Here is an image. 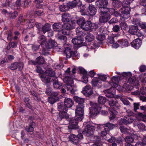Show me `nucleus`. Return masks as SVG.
Listing matches in <instances>:
<instances>
[{
    "mask_svg": "<svg viewBox=\"0 0 146 146\" xmlns=\"http://www.w3.org/2000/svg\"><path fill=\"white\" fill-rule=\"evenodd\" d=\"M97 77L99 80H101L102 81H105L107 79V76L106 75L103 74H97Z\"/></svg>",
    "mask_w": 146,
    "mask_h": 146,
    "instance_id": "45",
    "label": "nucleus"
},
{
    "mask_svg": "<svg viewBox=\"0 0 146 146\" xmlns=\"http://www.w3.org/2000/svg\"><path fill=\"white\" fill-rule=\"evenodd\" d=\"M121 131L123 133H126L128 132V129L123 126H121L119 128Z\"/></svg>",
    "mask_w": 146,
    "mask_h": 146,
    "instance_id": "51",
    "label": "nucleus"
},
{
    "mask_svg": "<svg viewBox=\"0 0 146 146\" xmlns=\"http://www.w3.org/2000/svg\"><path fill=\"white\" fill-rule=\"evenodd\" d=\"M62 85V83L58 82V81H55L53 84L54 88L56 89L59 88Z\"/></svg>",
    "mask_w": 146,
    "mask_h": 146,
    "instance_id": "52",
    "label": "nucleus"
},
{
    "mask_svg": "<svg viewBox=\"0 0 146 146\" xmlns=\"http://www.w3.org/2000/svg\"><path fill=\"white\" fill-rule=\"evenodd\" d=\"M96 9L94 5L92 4L89 5L87 9L88 14L91 16H93L96 14Z\"/></svg>",
    "mask_w": 146,
    "mask_h": 146,
    "instance_id": "20",
    "label": "nucleus"
},
{
    "mask_svg": "<svg viewBox=\"0 0 146 146\" xmlns=\"http://www.w3.org/2000/svg\"><path fill=\"white\" fill-rule=\"evenodd\" d=\"M109 131V130L106 128H105L104 131H102L101 133V135L102 137L105 136Z\"/></svg>",
    "mask_w": 146,
    "mask_h": 146,
    "instance_id": "60",
    "label": "nucleus"
},
{
    "mask_svg": "<svg viewBox=\"0 0 146 146\" xmlns=\"http://www.w3.org/2000/svg\"><path fill=\"white\" fill-rule=\"evenodd\" d=\"M142 42L139 39L137 38L133 40L131 43V46L136 49H138L141 46Z\"/></svg>",
    "mask_w": 146,
    "mask_h": 146,
    "instance_id": "18",
    "label": "nucleus"
},
{
    "mask_svg": "<svg viewBox=\"0 0 146 146\" xmlns=\"http://www.w3.org/2000/svg\"><path fill=\"white\" fill-rule=\"evenodd\" d=\"M59 99L58 98H57L56 99L53 97H49L48 98V101L49 103L52 104L54 103L56 100Z\"/></svg>",
    "mask_w": 146,
    "mask_h": 146,
    "instance_id": "47",
    "label": "nucleus"
},
{
    "mask_svg": "<svg viewBox=\"0 0 146 146\" xmlns=\"http://www.w3.org/2000/svg\"><path fill=\"white\" fill-rule=\"evenodd\" d=\"M76 116L74 118L71 119L70 123L71 125L72 128H74L75 126L78 125V121H82L84 113V106L83 104H78L76 106L75 110Z\"/></svg>",
    "mask_w": 146,
    "mask_h": 146,
    "instance_id": "2",
    "label": "nucleus"
},
{
    "mask_svg": "<svg viewBox=\"0 0 146 146\" xmlns=\"http://www.w3.org/2000/svg\"><path fill=\"white\" fill-rule=\"evenodd\" d=\"M65 108H67L71 107L74 104V102L70 98H66L64 101Z\"/></svg>",
    "mask_w": 146,
    "mask_h": 146,
    "instance_id": "21",
    "label": "nucleus"
},
{
    "mask_svg": "<svg viewBox=\"0 0 146 146\" xmlns=\"http://www.w3.org/2000/svg\"><path fill=\"white\" fill-rule=\"evenodd\" d=\"M133 121L132 117L126 115L124 116L123 118L121 119L119 123L120 124H127L131 123Z\"/></svg>",
    "mask_w": 146,
    "mask_h": 146,
    "instance_id": "12",
    "label": "nucleus"
},
{
    "mask_svg": "<svg viewBox=\"0 0 146 146\" xmlns=\"http://www.w3.org/2000/svg\"><path fill=\"white\" fill-rule=\"evenodd\" d=\"M113 6L115 7L118 8L121 7L122 5L121 2L118 0L114 1V3H112Z\"/></svg>",
    "mask_w": 146,
    "mask_h": 146,
    "instance_id": "43",
    "label": "nucleus"
},
{
    "mask_svg": "<svg viewBox=\"0 0 146 146\" xmlns=\"http://www.w3.org/2000/svg\"><path fill=\"white\" fill-rule=\"evenodd\" d=\"M100 14V21L101 23L107 22L110 19V10L107 11H99Z\"/></svg>",
    "mask_w": 146,
    "mask_h": 146,
    "instance_id": "5",
    "label": "nucleus"
},
{
    "mask_svg": "<svg viewBox=\"0 0 146 146\" xmlns=\"http://www.w3.org/2000/svg\"><path fill=\"white\" fill-rule=\"evenodd\" d=\"M108 141L109 142L112 143H114L115 141L117 142L115 137H112L110 139H108Z\"/></svg>",
    "mask_w": 146,
    "mask_h": 146,
    "instance_id": "64",
    "label": "nucleus"
},
{
    "mask_svg": "<svg viewBox=\"0 0 146 146\" xmlns=\"http://www.w3.org/2000/svg\"><path fill=\"white\" fill-rule=\"evenodd\" d=\"M38 41L40 45H43L46 42V38L44 35L40 36L38 37Z\"/></svg>",
    "mask_w": 146,
    "mask_h": 146,
    "instance_id": "30",
    "label": "nucleus"
},
{
    "mask_svg": "<svg viewBox=\"0 0 146 146\" xmlns=\"http://www.w3.org/2000/svg\"><path fill=\"white\" fill-rule=\"evenodd\" d=\"M85 22V20L83 18H80L77 21V23L79 25H82Z\"/></svg>",
    "mask_w": 146,
    "mask_h": 146,
    "instance_id": "54",
    "label": "nucleus"
},
{
    "mask_svg": "<svg viewBox=\"0 0 146 146\" xmlns=\"http://www.w3.org/2000/svg\"><path fill=\"white\" fill-rule=\"evenodd\" d=\"M133 139L131 136H127L125 137V141L128 143L127 144H130V143L133 142Z\"/></svg>",
    "mask_w": 146,
    "mask_h": 146,
    "instance_id": "50",
    "label": "nucleus"
},
{
    "mask_svg": "<svg viewBox=\"0 0 146 146\" xmlns=\"http://www.w3.org/2000/svg\"><path fill=\"white\" fill-rule=\"evenodd\" d=\"M79 71L80 72L84 74H87V72L85 70L84 68L82 67H79L78 68Z\"/></svg>",
    "mask_w": 146,
    "mask_h": 146,
    "instance_id": "62",
    "label": "nucleus"
},
{
    "mask_svg": "<svg viewBox=\"0 0 146 146\" xmlns=\"http://www.w3.org/2000/svg\"><path fill=\"white\" fill-rule=\"evenodd\" d=\"M105 126V128H106L107 129L109 130V131L110 129H113L115 127V125L111 123H108L105 124H104Z\"/></svg>",
    "mask_w": 146,
    "mask_h": 146,
    "instance_id": "38",
    "label": "nucleus"
},
{
    "mask_svg": "<svg viewBox=\"0 0 146 146\" xmlns=\"http://www.w3.org/2000/svg\"><path fill=\"white\" fill-rule=\"evenodd\" d=\"M129 45V44L127 40L122 39L118 40L115 43L112 45V47L116 48L119 46L121 47H125Z\"/></svg>",
    "mask_w": 146,
    "mask_h": 146,
    "instance_id": "8",
    "label": "nucleus"
},
{
    "mask_svg": "<svg viewBox=\"0 0 146 146\" xmlns=\"http://www.w3.org/2000/svg\"><path fill=\"white\" fill-rule=\"evenodd\" d=\"M44 74L48 76L49 77H53L55 76L54 72L52 70H46V73Z\"/></svg>",
    "mask_w": 146,
    "mask_h": 146,
    "instance_id": "35",
    "label": "nucleus"
},
{
    "mask_svg": "<svg viewBox=\"0 0 146 146\" xmlns=\"http://www.w3.org/2000/svg\"><path fill=\"white\" fill-rule=\"evenodd\" d=\"M107 42L108 43L113 44H114V43L115 42L114 38L111 36H109L107 39Z\"/></svg>",
    "mask_w": 146,
    "mask_h": 146,
    "instance_id": "55",
    "label": "nucleus"
},
{
    "mask_svg": "<svg viewBox=\"0 0 146 146\" xmlns=\"http://www.w3.org/2000/svg\"><path fill=\"white\" fill-rule=\"evenodd\" d=\"M83 40L82 37L77 36L72 40V42L77 47H80L84 45Z\"/></svg>",
    "mask_w": 146,
    "mask_h": 146,
    "instance_id": "13",
    "label": "nucleus"
},
{
    "mask_svg": "<svg viewBox=\"0 0 146 146\" xmlns=\"http://www.w3.org/2000/svg\"><path fill=\"white\" fill-rule=\"evenodd\" d=\"M90 104L91 107L90 108V113L94 115L98 113L101 109L100 105H97L96 103L92 102H90Z\"/></svg>",
    "mask_w": 146,
    "mask_h": 146,
    "instance_id": "6",
    "label": "nucleus"
},
{
    "mask_svg": "<svg viewBox=\"0 0 146 146\" xmlns=\"http://www.w3.org/2000/svg\"><path fill=\"white\" fill-rule=\"evenodd\" d=\"M64 53L65 54L67 58H70L73 54L75 56H78V53L76 51L73 53L71 48L69 47H67L65 48Z\"/></svg>",
    "mask_w": 146,
    "mask_h": 146,
    "instance_id": "15",
    "label": "nucleus"
},
{
    "mask_svg": "<svg viewBox=\"0 0 146 146\" xmlns=\"http://www.w3.org/2000/svg\"><path fill=\"white\" fill-rule=\"evenodd\" d=\"M50 25L48 23L45 24L42 28V30L44 34L46 32L49 31L50 29Z\"/></svg>",
    "mask_w": 146,
    "mask_h": 146,
    "instance_id": "32",
    "label": "nucleus"
},
{
    "mask_svg": "<svg viewBox=\"0 0 146 146\" xmlns=\"http://www.w3.org/2000/svg\"><path fill=\"white\" fill-rule=\"evenodd\" d=\"M69 138L71 142L74 144L77 145L79 143L80 139H83V136L81 133L77 135L72 134L69 136Z\"/></svg>",
    "mask_w": 146,
    "mask_h": 146,
    "instance_id": "10",
    "label": "nucleus"
},
{
    "mask_svg": "<svg viewBox=\"0 0 146 146\" xmlns=\"http://www.w3.org/2000/svg\"><path fill=\"white\" fill-rule=\"evenodd\" d=\"M95 138L96 139L94 141H95V144L97 146H102V143L100 141V137L98 136H96Z\"/></svg>",
    "mask_w": 146,
    "mask_h": 146,
    "instance_id": "40",
    "label": "nucleus"
},
{
    "mask_svg": "<svg viewBox=\"0 0 146 146\" xmlns=\"http://www.w3.org/2000/svg\"><path fill=\"white\" fill-rule=\"evenodd\" d=\"M42 81L45 83H49L50 81L51 78L44 74L40 76Z\"/></svg>",
    "mask_w": 146,
    "mask_h": 146,
    "instance_id": "28",
    "label": "nucleus"
},
{
    "mask_svg": "<svg viewBox=\"0 0 146 146\" xmlns=\"http://www.w3.org/2000/svg\"><path fill=\"white\" fill-rule=\"evenodd\" d=\"M76 32L77 36H78L82 37L85 35L84 30L81 26L76 28Z\"/></svg>",
    "mask_w": 146,
    "mask_h": 146,
    "instance_id": "24",
    "label": "nucleus"
},
{
    "mask_svg": "<svg viewBox=\"0 0 146 146\" xmlns=\"http://www.w3.org/2000/svg\"><path fill=\"white\" fill-rule=\"evenodd\" d=\"M138 117L141 118V120L143 121H146V115L143 114L142 113L139 112L137 114Z\"/></svg>",
    "mask_w": 146,
    "mask_h": 146,
    "instance_id": "49",
    "label": "nucleus"
},
{
    "mask_svg": "<svg viewBox=\"0 0 146 146\" xmlns=\"http://www.w3.org/2000/svg\"><path fill=\"white\" fill-rule=\"evenodd\" d=\"M62 25L59 23H55L52 25L53 29L55 31H59L61 30Z\"/></svg>",
    "mask_w": 146,
    "mask_h": 146,
    "instance_id": "31",
    "label": "nucleus"
},
{
    "mask_svg": "<svg viewBox=\"0 0 146 146\" xmlns=\"http://www.w3.org/2000/svg\"><path fill=\"white\" fill-rule=\"evenodd\" d=\"M74 100L78 102L79 104H82L84 102V99L83 98L79 97L77 96H75L74 97Z\"/></svg>",
    "mask_w": 146,
    "mask_h": 146,
    "instance_id": "34",
    "label": "nucleus"
},
{
    "mask_svg": "<svg viewBox=\"0 0 146 146\" xmlns=\"http://www.w3.org/2000/svg\"><path fill=\"white\" fill-rule=\"evenodd\" d=\"M85 123L87 125L85 128L84 133L86 134L87 136H89L93 134L95 128L94 126L90 124L88 122L86 123Z\"/></svg>",
    "mask_w": 146,
    "mask_h": 146,
    "instance_id": "11",
    "label": "nucleus"
},
{
    "mask_svg": "<svg viewBox=\"0 0 146 146\" xmlns=\"http://www.w3.org/2000/svg\"><path fill=\"white\" fill-rule=\"evenodd\" d=\"M34 123L33 121L30 122L29 125L26 126L25 128V130L27 132L33 131L34 130V128L32 126L33 125Z\"/></svg>",
    "mask_w": 146,
    "mask_h": 146,
    "instance_id": "36",
    "label": "nucleus"
},
{
    "mask_svg": "<svg viewBox=\"0 0 146 146\" xmlns=\"http://www.w3.org/2000/svg\"><path fill=\"white\" fill-rule=\"evenodd\" d=\"M135 78H134L130 77L127 80V82L129 84H133L135 82Z\"/></svg>",
    "mask_w": 146,
    "mask_h": 146,
    "instance_id": "59",
    "label": "nucleus"
},
{
    "mask_svg": "<svg viewBox=\"0 0 146 146\" xmlns=\"http://www.w3.org/2000/svg\"><path fill=\"white\" fill-rule=\"evenodd\" d=\"M85 38L87 42H91L95 39V37L92 34L88 33L86 36Z\"/></svg>",
    "mask_w": 146,
    "mask_h": 146,
    "instance_id": "29",
    "label": "nucleus"
},
{
    "mask_svg": "<svg viewBox=\"0 0 146 146\" xmlns=\"http://www.w3.org/2000/svg\"><path fill=\"white\" fill-rule=\"evenodd\" d=\"M139 27L143 31L146 33V23H140L139 25Z\"/></svg>",
    "mask_w": 146,
    "mask_h": 146,
    "instance_id": "57",
    "label": "nucleus"
},
{
    "mask_svg": "<svg viewBox=\"0 0 146 146\" xmlns=\"http://www.w3.org/2000/svg\"><path fill=\"white\" fill-rule=\"evenodd\" d=\"M121 75L122 76H124L125 79L127 80V79H128L129 77L131 76L132 74L130 72H123L121 73Z\"/></svg>",
    "mask_w": 146,
    "mask_h": 146,
    "instance_id": "48",
    "label": "nucleus"
},
{
    "mask_svg": "<svg viewBox=\"0 0 146 146\" xmlns=\"http://www.w3.org/2000/svg\"><path fill=\"white\" fill-rule=\"evenodd\" d=\"M91 26V23L90 21L85 22L84 24L81 26L84 30L86 31H88L90 29Z\"/></svg>",
    "mask_w": 146,
    "mask_h": 146,
    "instance_id": "27",
    "label": "nucleus"
},
{
    "mask_svg": "<svg viewBox=\"0 0 146 146\" xmlns=\"http://www.w3.org/2000/svg\"><path fill=\"white\" fill-rule=\"evenodd\" d=\"M42 0H35L34 2L36 4L37 8L41 9L43 7V5L42 3Z\"/></svg>",
    "mask_w": 146,
    "mask_h": 146,
    "instance_id": "33",
    "label": "nucleus"
},
{
    "mask_svg": "<svg viewBox=\"0 0 146 146\" xmlns=\"http://www.w3.org/2000/svg\"><path fill=\"white\" fill-rule=\"evenodd\" d=\"M63 81L66 84V88L68 91H69L71 94H74L76 89V87L73 85L72 79L70 77H66L64 79Z\"/></svg>",
    "mask_w": 146,
    "mask_h": 146,
    "instance_id": "3",
    "label": "nucleus"
},
{
    "mask_svg": "<svg viewBox=\"0 0 146 146\" xmlns=\"http://www.w3.org/2000/svg\"><path fill=\"white\" fill-rule=\"evenodd\" d=\"M134 0H124L123 2V5L124 7H129L130 3H132Z\"/></svg>",
    "mask_w": 146,
    "mask_h": 146,
    "instance_id": "46",
    "label": "nucleus"
},
{
    "mask_svg": "<svg viewBox=\"0 0 146 146\" xmlns=\"http://www.w3.org/2000/svg\"><path fill=\"white\" fill-rule=\"evenodd\" d=\"M75 27V24L72 21L70 23H65L63 25L62 28L64 29L70 30Z\"/></svg>",
    "mask_w": 146,
    "mask_h": 146,
    "instance_id": "22",
    "label": "nucleus"
},
{
    "mask_svg": "<svg viewBox=\"0 0 146 146\" xmlns=\"http://www.w3.org/2000/svg\"><path fill=\"white\" fill-rule=\"evenodd\" d=\"M34 21V20L31 19L29 21H28L27 23V25H28L27 28H33L35 24Z\"/></svg>",
    "mask_w": 146,
    "mask_h": 146,
    "instance_id": "41",
    "label": "nucleus"
},
{
    "mask_svg": "<svg viewBox=\"0 0 146 146\" xmlns=\"http://www.w3.org/2000/svg\"><path fill=\"white\" fill-rule=\"evenodd\" d=\"M58 108L60 111L59 113V118L60 120L63 119H67L68 118L69 116L66 112L68 109L64 108L61 105L58 106Z\"/></svg>",
    "mask_w": 146,
    "mask_h": 146,
    "instance_id": "7",
    "label": "nucleus"
},
{
    "mask_svg": "<svg viewBox=\"0 0 146 146\" xmlns=\"http://www.w3.org/2000/svg\"><path fill=\"white\" fill-rule=\"evenodd\" d=\"M47 44H48V46H47V45H46V48H50L55 45L56 43L53 40H49L48 43H47Z\"/></svg>",
    "mask_w": 146,
    "mask_h": 146,
    "instance_id": "42",
    "label": "nucleus"
},
{
    "mask_svg": "<svg viewBox=\"0 0 146 146\" xmlns=\"http://www.w3.org/2000/svg\"><path fill=\"white\" fill-rule=\"evenodd\" d=\"M37 64H43L45 63V60L42 56H40L36 58Z\"/></svg>",
    "mask_w": 146,
    "mask_h": 146,
    "instance_id": "39",
    "label": "nucleus"
},
{
    "mask_svg": "<svg viewBox=\"0 0 146 146\" xmlns=\"http://www.w3.org/2000/svg\"><path fill=\"white\" fill-rule=\"evenodd\" d=\"M129 17L128 16L127 17H122L121 18V22L120 23V26L121 29L123 30H125L128 27L127 24L125 23V20L127 19Z\"/></svg>",
    "mask_w": 146,
    "mask_h": 146,
    "instance_id": "19",
    "label": "nucleus"
},
{
    "mask_svg": "<svg viewBox=\"0 0 146 146\" xmlns=\"http://www.w3.org/2000/svg\"><path fill=\"white\" fill-rule=\"evenodd\" d=\"M138 128L141 131H144L146 130V126L142 123H139L137 125Z\"/></svg>",
    "mask_w": 146,
    "mask_h": 146,
    "instance_id": "44",
    "label": "nucleus"
},
{
    "mask_svg": "<svg viewBox=\"0 0 146 146\" xmlns=\"http://www.w3.org/2000/svg\"><path fill=\"white\" fill-rule=\"evenodd\" d=\"M17 68V63H14L12 64L11 66V69L12 70H14L16 69Z\"/></svg>",
    "mask_w": 146,
    "mask_h": 146,
    "instance_id": "61",
    "label": "nucleus"
},
{
    "mask_svg": "<svg viewBox=\"0 0 146 146\" xmlns=\"http://www.w3.org/2000/svg\"><path fill=\"white\" fill-rule=\"evenodd\" d=\"M106 98L102 96H100L98 98V102L100 104H104L106 102Z\"/></svg>",
    "mask_w": 146,
    "mask_h": 146,
    "instance_id": "37",
    "label": "nucleus"
},
{
    "mask_svg": "<svg viewBox=\"0 0 146 146\" xmlns=\"http://www.w3.org/2000/svg\"><path fill=\"white\" fill-rule=\"evenodd\" d=\"M109 104L111 107H115V109H119L120 107L117 102L115 99H110L108 100Z\"/></svg>",
    "mask_w": 146,
    "mask_h": 146,
    "instance_id": "17",
    "label": "nucleus"
},
{
    "mask_svg": "<svg viewBox=\"0 0 146 146\" xmlns=\"http://www.w3.org/2000/svg\"><path fill=\"white\" fill-rule=\"evenodd\" d=\"M62 20L64 22H69L71 19V16L68 13L63 14L62 16Z\"/></svg>",
    "mask_w": 146,
    "mask_h": 146,
    "instance_id": "25",
    "label": "nucleus"
},
{
    "mask_svg": "<svg viewBox=\"0 0 146 146\" xmlns=\"http://www.w3.org/2000/svg\"><path fill=\"white\" fill-rule=\"evenodd\" d=\"M129 31L131 34L136 35L138 37L143 36V33L139 29L138 27L136 26H131L129 28Z\"/></svg>",
    "mask_w": 146,
    "mask_h": 146,
    "instance_id": "9",
    "label": "nucleus"
},
{
    "mask_svg": "<svg viewBox=\"0 0 146 146\" xmlns=\"http://www.w3.org/2000/svg\"><path fill=\"white\" fill-rule=\"evenodd\" d=\"M82 5V2L80 0H79L78 2H75L73 1L69 2L67 4L66 6L68 10L70 9L74 8L76 6L80 7Z\"/></svg>",
    "mask_w": 146,
    "mask_h": 146,
    "instance_id": "14",
    "label": "nucleus"
},
{
    "mask_svg": "<svg viewBox=\"0 0 146 146\" xmlns=\"http://www.w3.org/2000/svg\"><path fill=\"white\" fill-rule=\"evenodd\" d=\"M118 77L115 76L112 77L111 79V82L110 83L112 86V88L105 90V93H108L112 95H114L115 94V88H116V89L119 91L122 90L126 92L130 91L133 89L132 86H129L126 84H125L122 87L120 86H118L117 83L118 82Z\"/></svg>",
    "mask_w": 146,
    "mask_h": 146,
    "instance_id": "1",
    "label": "nucleus"
},
{
    "mask_svg": "<svg viewBox=\"0 0 146 146\" xmlns=\"http://www.w3.org/2000/svg\"><path fill=\"white\" fill-rule=\"evenodd\" d=\"M59 9L61 11H65L68 10L66 5H63L60 6Z\"/></svg>",
    "mask_w": 146,
    "mask_h": 146,
    "instance_id": "53",
    "label": "nucleus"
},
{
    "mask_svg": "<svg viewBox=\"0 0 146 146\" xmlns=\"http://www.w3.org/2000/svg\"><path fill=\"white\" fill-rule=\"evenodd\" d=\"M58 39L60 40H63L64 42L67 40L66 36L63 35L60 36L58 37Z\"/></svg>",
    "mask_w": 146,
    "mask_h": 146,
    "instance_id": "63",
    "label": "nucleus"
},
{
    "mask_svg": "<svg viewBox=\"0 0 146 146\" xmlns=\"http://www.w3.org/2000/svg\"><path fill=\"white\" fill-rule=\"evenodd\" d=\"M110 13L111 14H112L113 13L114 15L116 17H118L119 15V13L117 11H115V10L113 9H110Z\"/></svg>",
    "mask_w": 146,
    "mask_h": 146,
    "instance_id": "56",
    "label": "nucleus"
},
{
    "mask_svg": "<svg viewBox=\"0 0 146 146\" xmlns=\"http://www.w3.org/2000/svg\"><path fill=\"white\" fill-rule=\"evenodd\" d=\"M108 4L107 0H98L96 2V5L99 8V11L110 10L107 7Z\"/></svg>",
    "mask_w": 146,
    "mask_h": 146,
    "instance_id": "4",
    "label": "nucleus"
},
{
    "mask_svg": "<svg viewBox=\"0 0 146 146\" xmlns=\"http://www.w3.org/2000/svg\"><path fill=\"white\" fill-rule=\"evenodd\" d=\"M82 93L86 96H89L92 94L93 91L90 86L86 85L83 88Z\"/></svg>",
    "mask_w": 146,
    "mask_h": 146,
    "instance_id": "16",
    "label": "nucleus"
},
{
    "mask_svg": "<svg viewBox=\"0 0 146 146\" xmlns=\"http://www.w3.org/2000/svg\"><path fill=\"white\" fill-rule=\"evenodd\" d=\"M130 11V8L129 7L123 6V8L120 9L119 11H120L122 13L124 14L123 17H124H124H126L127 15L129 14Z\"/></svg>",
    "mask_w": 146,
    "mask_h": 146,
    "instance_id": "26",
    "label": "nucleus"
},
{
    "mask_svg": "<svg viewBox=\"0 0 146 146\" xmlns=\"http://www.w3.org/2000/svg\"><path fill=\"white\" fill-rule=\"evenodd\" d=\"M17 12L15 11L13 13H10L9 14V17L11 18H14L18 16Z\"/></svg>",
    "mask_w": 146,
    "mask_h": 146,
    "instance_id": "58",
    "label": "nucleus"
},
{
    "mask_svg": "<svg viewBox=\"0 0 146 146\" xmlns=\"http://www.w3.org/2000/svg\"><path fill=\"white\" fill-rule=\"evenodd\" d=\"M92 84L93 86L99 88L102 86V82L97 77L94 78L92 80Z\"/></svg>",
    "mask_w": 146,
    "mask_h": 146,
    "instance_id": "23",
    "label": "nucleus"
}]
</instances>
